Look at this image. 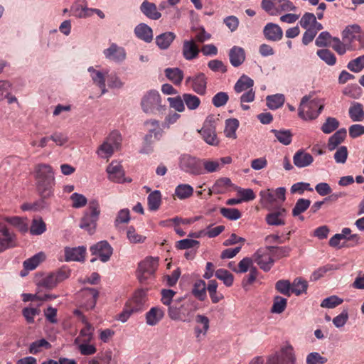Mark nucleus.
<instances>
[{
  "label": "nucleus",
  "instance_id": "nucleus-1",
  "mask_svg": "<svg viewBox=\"0 0 364 364\" xmlns=\"http://www.w3.org/2000/svg\"><path fill=\"white\" fill-rule=\"evenodd\" d=\"M36 190L41 196L40 203L53 196V187L55 185L54 172L51 166L47 164H38L34 168Z\"/></svg>",
  "mask_w": 364,
  "mask_h": 364
},
{
  "label": "nucleus",
  "instance_id": "nucleus-2",
  "mask_svg": "<svg viewBox=\"0 0 364 364\" xmlns=\"http://www.w3.org/2000/svg\"><path fill=\"white\" fill-rule=\"evenodd\" d=\"M182 300L181 298L173 301L172 306L168 308V316L171 320L189 323L193 317V302L187 301L181 303Z\"/></svg>",
  "mask_w": 364,
  "mask_h": 364
},
{
  "label": "nucleus",
  "instance_id": "nucleus-3",
  "mask_svg": "<svg viewBox=\"0 0 364 364\" xmlns=\"http://www.w3.org/2000/svg\"><path fill=\"white\" fill-rule=\"evenodd\" d=\"M100 214V206L98 201L97 200H91L80 220L79 227L87 231L90 235L94 234Z\"/></svg>",
  "mask_w": 364,
  "mask_h": 364
},
{
  "label": "nucleus",
  "instance_id": "nucleus-4",
  "mask_svg": "<svg viewBox=\"0 0 364 364\" xmlns=\"http://www.w3.org/2000/svg\"><path fill=\"white\" fill-rule=\"evenodd\" d=\"M310 96H304L299 107V116L305 120L316 119L323 109L319 100H310Z\"/></svg>",
  "mask_w": 364,
  "mask_h": 364
},
{
  "label": "nucleus",
  "instance_id": "nucleus-5",
  "mask_svg": "<svg viewBox=\"0 0 364 364\" xmlns=\"http://www.w3.org/2000/svg\"><path fill=\"white\" fill-rule=\"evenodd\" d=\"M159 266L158 258L146 257L139 263L136 272V277L141 284H146L151 277H154L155 272Z\"/></svg>",
  "mask_w": 364,
  "mask_h": 364
},
{
  "label": "nucleus",
  "instance_id": "nucleus-6",
  "mask_svg": "<svg viewBox=\"0 0 364 364\" xmlns=\"http://www.w3.org/2000/svg\"><path fill=\"white\" fill-rule=\"evenodd\" d=\"M141 107L146 114L154 113V110L163 112L166 110V105H161V98L158 91L150 90L141 99Z\"/></svg>",
  "mask_w": 364,
  "mask_h": 364
},
{
  "label": "nucleus",
  "instance_id": "nucleus-7",
  "mask_svg": "<svg viewBox=\"0 0 364 364\" xmlns=\"http://www.w3.org/2000/svg\"><path fill=\"white\" fill-rule=\"evenodd\" d=\"M69 276V271L60 269L57 272L48 274L47 276L40 279L36 284L38 287L50 290L54 289L58 284L68 278Z\"/></svg>",
  "mask_w": 364,
  "mask_h": 364
},
{
  "label": "nucleus",
  "instance_id": "nucleus-8",
  "mask_svg": "<svg viewBox=\"0 0 364 364\" xmlns=\"http://www.w3.org/2000/svg\"><path fill=\"white\" fill-rule=\"evenodd\" d=\"M180 168L186 173L193 175L203 173L201 161L190 155H183L180 159Z\"/></svg>",
  "mask_w": 364,
  "mask_h": 364
},
{
  "label": "nucleus",
  "instance_id": "nucleus-9",
  "mask_svg": "<svg viewBox=\"0 0 364 364\" xmlns=\"http://www.w3.org/2000/svg\"><path fill=\"white\" fill-rule=\"evenodd\" d=\"M185 83L186 85H190L191 89L200 95H204L206 93L208 78L203 73L188 77Z\"/></svg>",
  "mask_w": 364,
  "mask_h": 364
},
{
  "label": "nucleus",
  "instance_id": "nucleus-10",
  "mask_svg": "<svg viewBox=\"0 0 364 364\" xmlns=\"http://www.w3.org/2000/svg\"><path fill=\"white\" fill-rule=\"evenodd\" d=\"M17 246L16 235L0 224V253Z\"/></svg>",
  "mask_w": 364,
  "mask_h": 364
},
{
  "label": "nucleus",
  "instance_id": "nucleus-11",
  "mask_svg": "<svg viewBox=\"0 0 364 364\" xmlns=\"http://www.w3.org/2000/svg\"><path fill=\"white\" fill-rule=\"evenodd\" d=\"M92 255L97 256L102 262H107L112 255V248L106 241H100L90 247Z\"/></svg>",
  "mask_w": 364,
  "mask_h": 364
},
{
  "label": "nucleus",
  "instance_id": "nucleus-12",
  "mask_svg": "<svg viewBox=\"0 0 364 364\" xmlns=\"http://www.w3.org/2000/svg\"><path fill=\"white\" fill-rule=\"evenodd\" d=\"M107 172L109 174V178L115 183L131 182L132 179L125 178L124 171L122 166L117 162H112L107 167Z\"/></svg>",
  "mask_w": 364,
  "mask_h": 364
},
{
  "label": "nucleus",
  "instance_id": "nucleus-13",
  "mask_svg": "<svg viewBox=\"0 0 364 364\" xmlns=\"http://www.w3.org/2000/svg\"><path fill=\"white\" fill-rule=\"evenodd\" d=\"M65 261L84 262L85 259L86 248L84 246L77 247H66L64 250Z\"/></svg>",
  "mask_w": 364,
  "mask_h": 364
},
{
  "label": "nucleus",
  "instance_id": "nucleus-14",
  "mask_svg": "<svg viewBox=\"0 0 364 364\" xmlns=\"http://www.w3.org/2000/svg\"><path fill=\"white\" fill-rule=\"evenodd\" d=\"M265 38L271 41H280L283 37V31L281 27L274 23H268L263 29Z\"/></svg>",
  "mask_w": 364,
  "mask_h": 364
},
{
  "label": "nucleus",
  "instance_id": "nucleus-15",
  "mask_svg": "<svg viewBox=\"0 0 364 364\" xmlns=\"http://www.w3.org/2000/svg\"><path fill=\"white\" fill-rule=\"evenodd\" d=\"M45 254L41 252L36 254L31 258H28V259L25 260L23 262L24 269L22 271H21L20 275L21 277L26 276L28 274V271L35 269L41 262L45 260Z\"/></svg>",
  "mask_w": 364,
  "mask_h": 364
},
{
  "label": "nucleus",
  "instance_id": "nucleus-16",
  "mask_svg": "<svg viewBox=\"0 0 364 364\" xmlns=\"http://www.w3.org/2000/svg\"><path fill=\"white\" fill-rule=\"evenodd\" d=\"M287 210L284 208H280L277 210L268 213L265 217L266 223L271 226L284 225L285 224L284 217Z\"/></svg>",
  "mask_w": 364,
  "mask_h": 364
},
{
  "label": "nucleus",
  "instance_id": "nucleus-17",
  "mask_svg": "<svg viewBox=\"0 0 364 364\" xmlns=\"http://www.w3.org/2000/svg\"><path fill=\"white\" fill-rule=\"evenodd\" d=\"M105 57L115 62H120L125 59L126 53L123 48L112 43L110 47L104 50Z\"/></svg>",
  "mask_w": 364,
  "mask_h": 364
},
{
  "label": "nucleus",
  "instance_id": "nucleus-18",
  "mask_svg": "<svg viewBox=\"0 0 364 364\" xmlns=\"http://www.w3.org/2000/svg\"><path fill=\"white\" fill-rule=\"evenodd\" d=\"M136 36L146 43H151L153 40L152 28L144 23H139L134 28Z\"/></svg>",
  "mask_w": 364,
  "mask_h": 364
},
{
  "label": "nucleus",
  "instance_id": "nucleus-19",
  "mask_svg": "<svg viewBox=\"0 0 364 364\" xmlns=\"http://www.w3.org/2000/svg\"><path fill=\"white\" fill-rule=\"evenodd\" d=\"M313 161V156L302 149L296 151L293 157V162L298 168L306 167L311 164Z\"/></svg>",
  "mask_w": 364,
  "mask_h": 364
},
{
  "label": "nucleus",
  "instance_id": "nucleus-20",
  "mask_svg": "<svg viewBox=\"0 0 364 364\" xmlns=\"http://www.w3.org/2000/svg\"><path fill=\"white\" fill-rule=\"evenodd\" d=\"M277 353L279 358V364H295L296 357L291 345L282 347Z\"/></svg>",
  "mask_w": 364,
  "mask_h": 364
},
{
  "label": "nucleus",
  "instance_id": "nucleus-21",
  "mask_svg": "<svg viewBox=\"0 0 364 364\" xmlns=\"http://www.w3.org/2000/svg\"><path fill=\"white\" fill-rule=\"evenodd\" d=\"M229 58L231 65L239 67L245 60V52L242 48L233 46L229 53Z\"/></svg>",
  "mask_w": 364,
  "mask_h": 364
},
{
  "label": "nucleus",
  "instance_id": "nucleus-22",
  "mask_svg": "<svg viewBox=\"0 0 364 364\" xmlns=\"http://www.w3.org/2000/svg\"><path fill=\"white\" fill-rule=\"evenodd\" d=\"M255 262L259 266V267L264 272H268L274 264V259L270 252L269 253H260L258 250L255 253Z\"/></svg>",
  "mask_w": 364,
  "mask_h": 364
},
{
  "label": "nucleus",
  "instance_id": "nucleus-23",
  "mask_svg": "<svg viewBox=\"0 0 364 364\" xmlns=\"http://www.w3.org/2000/svg\"><path fill=\"white\" fill-rule=\"evenodd\" d=\"M200 50L195 43V41L191 39L190 41H184L183 43V55L185 59L188 60L196 58Z\"/></svg>",
  "mask_w": 364,
  "mask_h": 364
},
{
  "label": "nucleus",
  "instance_id": "nucleus-24",
  "mask_svg": "<svg viewBox=\"0 0 364 364\" xmlns=\"http://www.w3.org/2000/svg\"><path fill=\"white\" fill-rule=\"evenodd\" d=\"M140 10L147 18L152 20H158L161 16V14L157 11L156 4L146 0L141 4Z\"/></svg>",
  "mask_w": 364,
  "mask_h": 364
},
{
  "label": "nucleus",
  "instance_id": "nucleus-25",
  "mask_svg": "<svg viewBox=\"0 0 364 364\" xmlns=\"http://www.w3.org/2000/svg\"><path fill=\"white\" fill-rule=\"evenodd\" d=\"M360 31V27L357 24L348 26L342 32V39L350 45L354 40L357 39Z\"/></svg>",
  "mask_w": 364,
  "mask_h": 364
},
{
  "label": "nucleus",
  "instance_id": "nucleus-26",
  "mask_svg": "<svg viewBox=\"0 0 364 364\" xmlns=\"http://www.w3.org/2000/svg\"><path fill=\"white\" fill-rule=\"evenodd\" d=\"M176 38L174 33L168 31L157 36L155 38L156 44L161 50L167 49Z\"/></svg>",
  "mask_w": 364,
  "mask_h": 364
},
{
  "label": "nucleus",
  "instance_id": "nucleus-27",
  "mask_svg": "<svg viewBox=\"0 0 364 364\" xmlns=\"http://www.w3.org/2000/svg\"><path fill=\"white\" fill-rule=\"evenodd\" d=\"M206 291L207 286L205 281L199 279L194 283L191 293L199 301H203L207 297Z\"/></svg>",
  "mask_w": 364,
  "mask_h": 364
},
{
  "label": "nucleus",
  "instance_id": "nucleus-28",
  "mask_svg": "<svg viewBox=\"0 0 364 364\" xmlns=\"http://www.w3.org/2000/svg\"><path fill=\"white\" fill-rule=\"evenodd\" d=\"M346 129L341 128L337 130L328 139V147L330 151L335 149L346 137Z\"/></svg>",
  "mask_w": 364,
  "mask_h": 364
},
{
  "label": "nucleus",
  "instance_id": "nucleus-29",
  "mask_svg": "<svg viewBox=\"0 0 364 364\" xmlns=\"http://www.w3.org/2000/svg\"><path fill=\"white\" fill-rule=\"evenodd\" d=\"M231 186H232L231 180L228 177H223L215 182L210 191L215 194H223Z\"/></svg>",
  "mask_w": 364,
  "mask_h": 364
},
{
  "label": "nucleus",
  "instance_id": "nucleus-30",
  "mask_svg": "<svg viewBox=\"0 0 364 364\" xmlns=\"http://www.w3.org/2000/svg\"><path fill=\"white\" fill-rule=\"evenodd\" d=\"M164 316L163 310L158 307H153L146 314V323L150 326H154L162 319Z\"/></svg>",
  "mask_w": 364,
  "mask_h": 364
},
{
  "label": "nucleus",
  "instance_id": "nucleus-31",
  "mask_svg": "<svg viewBox=\"0 0 364 364\" xmlns=\"http://www.w3.org/2000/svg\"><path fill=\"white\" fill-rule=\"evenodd\" d=\"M348 112L353 122H362L364 119V110L360 103L354 102L350 107Z\"/></svg>",
  "mask_w": 364,
  "mask_h": 364
},
{
  "label": "nucleus",
  "instance_id": "nucleus-32",
  "mask_svg": "<svg viewBox=\"0 0 364 364\" xmlns=\"http://www.w3.org/2000/svg\"><path fill=\"white\" fill-rule=\"evenodd\" d=\"M164 72L166 77L173 83L176 85L181 83L183 78V72L180 68H166Z\"/></svg>",
  "mask_w": 364,
  "mask_h": 364
},
{
  "label": "nucleus",
  "instance_id": "nucleus-33",
  "mask_svg": "<svg viewBox=\"0 0 364 364\" xmlns=\"http://www.w3.org/2000/svg\"><path fill=\"white\" fill-rule=\"evenodd\" d=\"M82 295L87 299V306L93 309L99 296V291L95 288H84L82 289Z\"/></svg>",
  "mask_w": 364,
  "mask_h": 364
},
{
  "label": "nucleus",
  "instance_id": "nucleus-34",
  "mask_svg": "<svg viewBox=\"0 0 364 364\" xmlns=\"http://www.w3.org/2000/svg\"><path fill=\"white\" fill-rule=\"evenodd\" d=\"M254 85L252 79L245 75H242L235 85L234 89L236 92L240 93L249 88H252Z\"/></svg>",
  "mask_w": 364,
  "mask_h": 364
},
{
  "label": "nucleus",
  "instance_id": "nucleus-35",
  "mask_svg": "<svg viewBox=\"0 0 364 364\" xmlns=\"http://www.w3.org/2000/svg\"><path fill=\"white\" fill-rule=\"evenodd\" d=\"M193 193V188L188 184H180L175 189V196L181 199H186Z\"/></svg>",
  "mask_w": 364,
  "mask_h": 364
},
{
  "label": "nucleus",
  "instance_id": "nucleus-36",
  "mask_svg": "<svg viewBox=\"0 0 364 364\" xmlns=\"http://www.w3.org/2000/svg\"><path fill=\"white\" fill-rule=\"evenodd\" d=\"M239 127V121L237 119H228L225 122L224 133L228 138H236V130Z\"/></svg>",
  "mask_w": 364,
  "mask_h": 364
},
{
  "label": "nucleus",
  "instance_id": "nucleus-37",
  "mask_svg": "<svg viewBox=\"0 0 364 364\" xmlns=\"http://www.w3.org/2000/svg\"><path fill=\"white\" fill-rule=\"evenodd\" d=\"M267 106L271 109H276L284 103V96L282 94L269 95L266 98Z\"/></svg>",
  "mask_w": 364,
  "mask_h": 364
},
{
  "label": "nucleus",
  "instance_id": "nucleus-38",
  "mask_svg": "<svg viewBox=\"0 0 364 364\" xmlns=\"http://www.w3.org/2000/svg\"><path fill=\"white\" fill-rule=\"evenodd\" d=\"M217 288L218 283L215 280L209 281L208 284L207 286V290L213 304L218 303L224 298L222 294H219L217 292Z\"/></svg>",
  "mask_w": 364,
  "mask_h": 364
},
{
  "label": "nucleus",
  "instance_id": "nucleus-39",
  "mask_svg": "<svg viewBox=\"0 0 364 364\" xmlns=\"http://www.w3.org/2000/svg\"><path fill=\"white\" fill-rule=\"evenodd\" d=\"M161 203V194L158 190L151 192L148 196V205L150 210H156Z\"/></svg>",
  "mask_w": 364,
  "mask_h": 364
},
{
  "label": "nucleus",
  "instance_id": "nucleus-40",
  "mask_svg": "<svg viewBox=\"0 0 364 364\" xmlns=\"http://www.w3.org/2000/svg\"><path fill=\"white\" fill-rule=\"evenodd\" d=\"M89 72H92L94 75L92 76V80L95 84L98 85V87L101 89V95H103L107 92V89L105 86V76L102 72L95 70L93 68L90 67L88 69Z\"/></svg>",
  "mask_w": 364,
  "mask_h": 364
},
{
  "label": "nucleus",
  "instance_id": "nucleus-41",
  "mask_svg": "<svg viewBox=\"0 0 364 364\" xmlns=\"http://www.w3.org/2000/svg\"><path fill=\"white\" fill-rule=\"evenodd\" d=\"M267 250L270 252L272 256L276 259L287 257L291 251V248L288 246H267Z\"/></svg>",
  "mask_w": 364,
  "mask_h": 364
},
{
  "label": "nucleus",
  "instance_id": "nucleus-42",
  "mask_svg": "<svg viewBox=\"0 0 364 364\" xmlns=\"http://www.w3.org/2000/svg\"><path fill=\"white\" fill-rule=\"evenodd\" d=\"M183 103L190 110H195L199 107L200 100L196 95L185 93L183 95Z\"/></svg>",
  "mask_w": 364,
  "mask_h": 364
},
{
  "label": "nucleus",
  "instance_id": "nucleus-43",
  "mask_svg": "<svg viewBox=\"0 0 364 364\" xmlns=\"http://www.w3.org/2000/svg\"><path fill=\"white\" fill-rule=\"evenodd\" d=\"M199 132L208 144L210 145L218 144V141L213 128L203 127Z\"/></svg>",
  "mask_w": 364,
  "mask_h": 364
},
{
  "label": "nucleus",
  "instance_id": "nucleus-44",
  "mask_svg": "<svg viewBox=\"0 0 364 364\" xmlns=\"http://www.w3.org/2000/svg\"><path fill=\"white\" fill-rule=\"evenodd\" d=\"M215 277L223 282L224 284L227 287H231L233 284L234 276L227 269H218L215 272Z\"/></svg>",
  "mask_w": 364,
  "mask_h": 364
},
{
  "label": "nucleus",
  "instance_id": "nucleus-45",
  "mask_svg": "<svg viewBox=\"0 0 364 364\" xmlns=\"http://www.w3.org/2000/svg\"><path fill=\"white\" fill-rule=\"evenodd\" d=\"M277 140L284 145H289L291 142L292 134L290 130L272 129Z\"/></svg>",
  "mask_w": 364,
  "mask_h": 364
},
{
  "label": "nucleus",
  "instance_id": "nucleus-46",
  "mask_svg": "<svg viewBox=\"0 0 364 364\" xmlns=\"http://www.w3.org/2000/svg\"><path fill=\"white\" fill-rule=\"evenodd\" d=\"M311 200L309 199L299 198L293 210H292V215L294 217L299 216L301 213L305 212L310 206Z\"/></svg>",
  "mask_w": 364,
  "mask_h": 364
},
{
  "label": "nucleus",
  "instance_id": "nucleus-47",
  "mask_svg": "<svg viewBox=\"0 0 364 364\" xmlns=\"http://www.w3.org/2000/svg\"><path fill=\"white\" fill-rule=\"evenodd\" d=\"M333 44L331 46L332 48L340 55H344L347 50H349L350 45L347 42L341 41L339 38L333 37L332 38Z\"/></svg>",
  "mask_w": 364,
  "mask_h": 364
},
{
  "label": "nucleus",
  "instance_id": "nucleus-48",
  "mask_svg": "<svg viewBox=\"0 0 364 364\" xmlns=\"http://www.w3.org/2000/svg\"><path fill=\"white\" fill-rule=\"evenodd\" d=\"M317 55L328 65H333L336 63V58L333 53L328 49L317 50Z\"/></svg>",
  "mask_w": 364,
  "mask_h": 364
},
{
  "label": "nucleus",
  "instance_id": "nucleus-49",
  "mask_svg": "<svg viewBox=\"0 0 364 364\" xmlns=\"http://www.w3.org/2000/svg\"><path fill=\"white\" fill-rule=\"evenodd\" d=\"M308 288V283L301 278H296L291 284V292L296 295L306 292Z\"/></svg>",
  "mask_w": 364,
  "mask_h": 364
},
{
  "label": "nucleus",
  "instance_id": "nucleus-50",
  "mask_svg": "<svg viewBox=\"0 0 364 364\" xmlns=\"http://www.w3.org/2000/svg\"><path fill=\"white\" fill-rule=\"evenodd\" d=\"M46 230V225L42 218L33 219L32 221L31 226L30 228V232L33 235H39L43 234Z\"/></svg>",
  "mask_w": 364,
  "mask_h": 364
},
{
  "label": "nucleus",
  "instance_id": "nucleus-51",
  "mask_svg": "<svg viewBox=\"0 0 364 364\" xmlns=\"http://www.w3.org/2000/svg\"><path fill=\"white\" fill-rule=\"evenodd\" d=\"M339 127V122L334 117H327L321 126V130L325 134H330L337 129Z\"/></svg>",
  "mask_w": 364,
  "mask_h": 364
},
{
  "label": "nucleus",
  "instance_id": "nucleus-52",
  "mask_svg": "<svg viewBox=\"0 0 364 364\" xmlns=\"http://www.w3.org/2000/svg\"><path fill=\"white\" fill-rule=\"evenodd\" d=\"M275 289L279 293L290 296L291 292V284L289 280L282 279L279 280L275 284Z\"/></svg>",
  "mask_w": 364,
  "mask_h": 364
},
{
  "label": "nucleus",
  "instance_id": "nucleus-53",
  "mask_svg": "<svg viewBox=\"0 0 364 364\" xmlns=\"http://www.w3.org/2000/svg\"><path fill=\"white\" fill-rule=\"evenodd\" d=\"M287 300L280 296H276L274 299V303L272 306L271 311L272 313L281 314L287 306Z\"/></svg>",
  "mask_w": 364,
  "mask_h": 364
},
{
  "label": "nucleus",
  "instance_id": "nucleus-54",
  "mask_svg": "<svg viewBox=\"0 0 364 364\" xmlns=\"http://www.w3.org/2000/svg\"><path fill=\"white\" fill-rule=\"evenodd\" d=\"M140 311L139 307L131 306V304H126L123 311L118 314L117 319L123 323L126 322L134 312Z\"/></svg>",
  "mask_w": 364,
  "mask_h": 364
},
{
  "label": "nucleus",
  "instance_id": "nucleus-55",
  "mask_svg": "<svg viewBox=\"0 0 364 364\" xmlns=\"http://www.w3.org/2000/svg\"><path fill=\"white\" fill-rule=\"evenodd\" d=\"M41 347H44L45 348L48 349L51 347V345L44 338L38 340L30 344L29 353L31 354H36L41 351Z\"/></svg>",
  "mask_w": 364,
  "mask_h": 364
},
{
  "label": "nucleus",
  "instance_id": "nucleus-56",
  "mask_svg": "<svg viewBox=\"0 0 364 364\" xmlns=\"http://www.w3.org/2000/svg\"><path fill=\"white\" fill-rule=\"evenodd\" d=\"M220 212L223 217L230 220H236L241 218V213L237 208H221Z\"/></svg>",
  "mask_w": 364,
  "mask_h": 364
},
{
  "label": "nucleus",
  "instance_id": "nucleus-57",
  "mask_svg": "<svg viewBox=\"0 0 364 364\" xmlns=\"http://www.w3.org/2000/svg\"><path fill=\"white\" fill-rule=\"evenodd\" d=\"M343 301L342 299L333 295L324 299L321 304V306L323 308L333 309L341 304Z\"/></svg>",
  "mask_w": 364,
  "mask_h": 364
},
{
  "label": "nucleus",
  "instance_id": "nucleus-58",
  "mask_svg": "<svg viewBox=\"0 0 364 364\" xmlns=\"http://www.w3.org/2000/svg\"><path fill=\"white\" fill-rule=\"evenodd\" d=\"M333 38L328 31H323L316 39L315 43L318 47H327L331 45Z\"/></svg>",
  "mask_w": 364,
  "mask_h": 364
},
{
  "label": "nucleus",
  "instance_id": "nucleus-59",
  "mask_svg": "<svg viewBox=\"0 0 364 364\" xmlns=\"http://www.w3.org/2000/svg\"><path fill=\"white\" fill-rule=\"evenodd\" d=\"M200 242L190 238L183 239L176 242V247L178 250H188L194 247H198Z\"/></svg>",
  "mask_w": 364,
  "mask_h": 364
},
{
  "label": "nucleus",
  "instance_id": "nucleus-60",
  "mask_svg": "<svg viewBox=\"0 0 364 364\" xmlns=\"http://www.w3.org/2000/svg\"><path fill=\"white\" fill-rule=\"evenodd\" d=\"M167 100L168 101L170 107L171 108H173L174 109L179 112H182L184 111L185 106L183 103V95H178L175 97H168Z\"/></svg>",
  "mask_w": 364,
  "mask_h": 364
},
{
  "label": "nucleus",
  "instance_id": "nucleus-61",
  "mask_svg": "<svg viewBox=\"0 0 364 364\" xmlns=\"http://www.w3.org/2000/svg\"><path fill=\"white\" fill-rule=\"evenodd\" d=\"M347 68L353 72L358 73L364 68V55L350 60Z\"/></svg>",
  "mask_w": 364,
  "mask_h": 364
},
{
  "label": "nucleus",
  "instance_id": "nucleus-62",
  "mask_svg": "<svg viewBox=\"0 0 364 364\" xmlns=\"http://www.w3.org/2000/svg\"><path fill=\"white\" fill-rule=\"evenodd\" d=\"M70 200L73 201L72 206L75 208L84 207L87 203L86 197L78 193H73L70 196Z\"/></svg>",
  "mask_w": 364,
  "mask_h": 364
},
{
  "label": "nucleus",
  "instance_id": "nucleus-63",
  "mask_svg": "<svg viewBox=\"0 0 364 364\" xmlns=\"http://www.w3.org/2000/svg\"><path fill=\"white\" fill-rule=\"evenodd\" d=\"M228 100L229 97L226 92H220L213 96L212 102L215 107H220L225 105Z\"/></svg>",
  "mask_w": 364,
  "mask_h": 364
},
{
  "label": "nucleus",
  "instance_id": "nucleus-64",
  "mask_svg": "<svg viewBox=\"0 0 364 364\" xmlns=\"http://www.w3.org/2000/svg\"><path fill=\"white\" fill-rule=\"evenodd\" d=\"M327 360L326 358L321 356L317 352L310 353L306 357V364H324Z\"/></svg>",
  "mask_w": 364,
  "mask_h": 364
}]
</instances>
